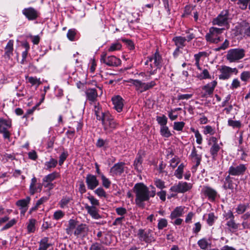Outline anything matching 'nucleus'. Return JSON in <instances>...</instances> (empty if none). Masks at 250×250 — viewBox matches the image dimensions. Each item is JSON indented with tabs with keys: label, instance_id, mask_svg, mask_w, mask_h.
<instances>
[{
	"label": "nucleus",
	"instance_id": "obj_1",
	"mask_svg": "<svg viewBox=\"0 0 250 250\" xmlns=\"http://www.w3.org/2000/svg\"><path fill=\"white\" fill-rule=\"evenodd\" d=\"M152 189L149 191L148 188L143 183L136 184L132 188L135 195V203L140 208H144L145 202L149 201L150 197H154L156 194L155 188L152 187Z\"/></svg>",
	"mask_w": 250,
	"mask_h": 250
},
{
	"label": "nucleus",
	"instance_id": "obj_2",
	"mask_svg": "<svg viewBox=\"0 0 250 250\" xmlns=\"http://www.w3.org/2000/svg\"><path fill=\"white\" fill-rule=\"evenodd\" d=\"M224 28H219L215 27H211L209 31L205 36V38L208 42L212 43H218L223 41L221 34L224 30Z\"/></svg>",
	"mask_w": 250,
	"mask_h": 250
},
{
	"label": "nucleus",
	"instance_id": "obj_3",
	"mask_svg": "<svg viewBox=\"0 0 250 250\" xmlns=\"http://www.w3.org/2000/svg\"><path fill=\"white\" fill-rule=\"evenodd\" d=\"M100 121L102 122L104 129L106 133L111 132L113 130L116 129L119 125L109 112L106 113L103 119Z\"/></svg>",
	"mask_w": 250,
	"mask_h": 250
},
{
	"label": "nucleus",
	"instance_id": "obj_4",
	"mask_svg": "<svg viewBox=\"0 0 250 250\" xmlns=\"http://www.w3.org/2000/svg\"><path fill=\"white\" fill-rule=\"evenodd\" d=\"M129 82L135 86L136 90L139 93H143L150 89L156 85L155 81L144 83L139 80L130 79Z\"/></svg>",
	"mask_w": 250,
	"mask_h": 250
},
{
	"label": "nucleus",
	"instance_id": "obj_5",
	"mask_svg": "<svg viewBox=\"0 0 250 250\" xmlns=\"http://www.w3.org/2000/svg\"><path fill=\"white\" fill-rule=\"evenodd\" d=\"M245 55V51L242 48L229 49L226 55V58L229 62H236L243 59Z\"/></svg>",
	"mask_w": 250,
	"mask_h": 250
},
{
	"label": "nucleus",
	"instance_id": "obj_6",
	"mask_svg": "<svg viewBox=\"0 0 250 250\" xmlns=\"http://www.w3.org/2000/svg\"><path fill=\"white\" fill-rule=\"evenodd\" d=\"M201 194L204 197L207 198L210 202H214L219 196L216 189L209 186H203L201 191Z\"/></svg>",
	"mask_w": 250,
	"mask_h": 250
},
{
	"label": "nucleus",
	"instance_id": "obj_7",
	"mask_svg": "<svg viewBox=\"0 0 250 250\" xmlns=\"http://www.w3.org/2000/svg\"><path fill=\"white\" fill-rule=\"evenodd\" d=\"M229 11L228 10H223L218 16L212 21L213 25L218 26H228L229 25Z\"/></svg>",
	"mask_w": 250,
	"mask_h": 250
},
{
	"label": "nucleus",
	"instance_id": "obj_8",
	"mask_svg": "<svg viewBox=\"0 0 250 250\" xmlns=\"http://www.w3.org/2000/svg\"><path fill=\"white\" fill-rule=\"evenodd\" d=\"M11 126V121L0 118V134H2L3 138L5 139H9L10 137L11 133L8 129Z\"/></svg>",
	"mask_w": 250,
	"mask_h": 250
},
{
	"label": "nucleus",
	"instance_id": "obj_9",
	"mask_svg": "<svg viewBox=\"0 0 250 250\" xmlns=\"http://www.w3.org/2000/svg\"><path fill=\"white\" fill-rule=\"evenodd\" d=\"M220 74L219 75V79L222 80H226L230 78L232 73L236 74L238 73V70L236 68H231L230 67L224 65L219 69Z\"/></svg>",
	"mask_w": 250,
	"mask_h": 250
},
{
	"label": "nucleus",
	"instance_id": "obj_10",
	"mask_svg": "<svg viewBox=\"0 0 250 250\" xmlns=\"http://www.w3.org/2000/svg\"><path fill=\"white\" fill-rule=\"evenodd\" d=\"M137 235L141 241H144L146 243H150L155 241V239L152 236V230L150 229L145 230L143 229H139Z\"/></svg>",
	"mask_w": 250,
	"mask_h": 250
},
{
	"label": "nucleus",
	"instance_id": "obj_11",
	"mask_svg": "<svg viewBox=\"0 0 250 250\" xmlns=\"http://www.w3.org/2000/svg\"><path fill=\"white\" fill-rule=\"evenodd\" d=\"M192 188V184L185 182H179L177 184L172 186L170 190L177 193H185Z\"/></svg>",
	"mask_w": 250,
	"mask_h": 250
},
{
	"label": "nucleus",
	"instance_id": "obj_12",
	"mask_svg": "<svg viewBox=\"0 0 250 250\" xmlns=\"http://www.w3.org/2000/svg\"><path fill=\"white\" fill-rule=\"evenodd\" d=\"M101 61L110 66H117L121 64V60L114 56L106 57V54L101 56Z\"/></svg>",
	"mask_w": 250,
	"mask_h": 250
},
{
	"label": "nucleus",
	"instance_id": "obj_13",
	"mask_svg": "<svg viewBox=\"0 0 250 250\" xmlns=\"http://www.w3.org/2000/svg\"><path fill=\"white\" fill-rule=\"evenodd\" d=\"M247 169V167L244 164L239 165H233L229 167L228 172L229 175L233 176H239L243 175Z\"/></svg>",
	"mask_w": 250,
	"mask_h": 250
},
{
	"label": "nucleus",
	"instance_id": "obj_14",
	"mask_svg": "<svg viewBox=\"0 0 250 250\" xmlns=\"http://www.w3.org/2000/svg\"><path fill=\"white\" fill-rule=\"evenodd\" d=\"M85 182L86 183L87 188L90 190L95 189L99 184V181L97 179L96 176L88 174L85 178Z\"/></svg>",
	"mask_w": 250,
	"mask_h": 250
},
{
	"label": "nucleus",
	"instance_id": "obj_15",
	"mask_svg": "<svg viewBox=\"0 0 250 250\" xmlns=\"http://www.w3.org/2000/svg\"><path fill=\"white\" fill-rule=\"evenodd\" d=\"M22 13L29 20H35L38 17L37 11L33 7H28L24 8L22 11Z\"/></svg>",
	"mask_w": 250,
	"mask_h": 250
},
{
	"label": "nucleus",
	"instance_id": "obj_16",
	"mask_svg": "<svg viewBox=\"0 0 250 250\" xmlns=\"http://www.w3.org/2000/svg\"><path fill=\"white\" fill-rule=\"evenodd\" d=\"M89 231L88 227L84 224L78 225L76 229L74 231V234L77 237L80 236H84L87 234Z\"/></svg>",
	"mask_w": 250,
	"mask_h": 250
},
{
	"label": "nucleus",
	"instance_id": "obj_17",
	"mask_svg": "<svg viewBox=\"0 0 250 250\" xmlns=\"http://www.w3.org/2000/svg\"><path fill=\"white\" fill-rule=\"evenodd\" d=\"M125 163L120 162L115 164L110 169V173L112 175H120L124 171Z\"/></svg>",
	"mask_w": 250,
	"mask_h": 250
},
{
	"label": "nucleus",
	"instance_id": "obj_18",
	"mask_svg": "<svg viewBox=\"0 0 250 250\" xmlns=\"http://www.w3.org/2000/svg\"><path fill=\"white\" fill-rule=\"evenodd\" d=\"M217 83L216 81H213L210 83L204 85L202 89L205 90V93L202 95V97L206 98L212 94L214 88L216 87Z\"/></svg>",
	"mask_w": 250,
	"mask_h": 250
},
{
	"label": "nucleus",
	"instance_id": "obj_19",
	"mask_svg": "<svg viewBox=\"0 0 250 250\" xmlns=\"http://www.w3.org/2000/svg\"><path fill=\"white\" fill-rule=\"evenodd\" d=\"M114 108L118 112L122 111L123 107V99L120 96H116L112 98Z\"/></svg>",
	"mask_w": 250,
	"mask_h": 250
},
{
	"label": "nucleus",
	"instance_id": "obj_20",
	"mask_svg": "<svg viewBox=\"0 0 250 250\" xmlns=\"http://www.w3.org/2000/svg\"><path fill=\"white\" fill-rule=\"evenodd\" d=\"M85 94L87 99L89 101L91 104L95 103L97 99L98 93L95 88H89L85 91Z\"/></svg>",
	"mask_w": 250,
	"mask_h": 250
},
{
	"label": "nucleus",
	"instance_id": "obj_21",
	"mask_svg": "<svg viewBox=\"0 0 250 250\" xmlns=\"http://www.w3.org/2000/svg\"><path fill=\"white\" fill-rule=\"evenodd\" d=\"M190 156L193 159V161L196 162V165L192 167V172H194L196 170L197 167L200 164L201 155L197 153V151L195 147L194 146L192 150Z\"/></svg>",
	"mask_w": 250,
	"mask_h": 250
},
{
	"label": "nucleus",
	"instance_id": "obj_22",
	"mask_svg": "<svg viewBox=\"0 0 250 250\" xmlns=\"http://www.w3.org/2000/svg\"><path fill=\"white\" fill-rule=\"evenodd\" d=\"M95 115L96 116V119L100 121L104 116V115L108 113V111H103L102 106H100L99 103H94V109Z\"/></svg>",
	"mask_w": 250,
	"mask_h": 250
},
{
	"label": "nucleus",
	"instance_id": "obj_23",
	"mask_svg": "<svg viewBox=\"0 0 250 250\" xmlns=\"http://www.w3.org/2000/svg\"><path fill=\"white\" fill-rule=\"evenodd\" d=\"M30 200L31 198L29 196H27L25 198L19 200L16 202V205L22 209V213L24 214L27 210V207Z\"/></svg>",
	"mask_w": 250,
	"mask_h": 250
},
{
	"label": "nucleus",
	"instance_id": "obj_24",
	"mask_svg": "<svg viewBox=\"0 0 250 250\" xmlns=\"http://www.w3.org/2000/svg\"><path fill=\"white\" fill-rule=\"evenodd\" d=\"M14 50V41L12 40H10L8 41L6 46L4 48V57L6 58L10 59L12 56L13 55Z\"/></svg>",
	"mask_w": 250,
	"mask_h": 250
},
{
	"label": "nucleus",
	"instance_id": "obj_25",
	"mask_svg": "<svg viewBox=\"0 0 250 250\" xmlns=\"http://www.w3.org/2000/svg\"><path fill=\"white\" fill-rule=\"evenodd\" d=\"M150 62L153 61V63L158 68L160 69L162 66V59L158 51H156L151 57H149Z\"/></svg>",
	"mask_w": 250,
	"mask_h": 250
},
{
	"label": "nucleus",
	"instance_id": "obj_26",
	"mask_svg": "<svg viewBox=\"0 0 250 250\" xmlns=\"http://www.w3.org/2000/svg\"><path fill=\"white\" fill-rule=\"evenodd\" d=\"M185 208V207L183 206L176 207L170 215V219L172 220L182 216L184 213V210Z\"/></svg>",
	"mask_w": 250,
	"mask_h": 250
},
{
	"label": "nucleus",
	"instance_id": "obj_27",
	"mask_svg": "<svg viewBox=\"0 0 250 250\" xmlns=\"http://www.w3.org/2000/svg\"><path fill=\"white\" fill-rule=\"evenodd\" d=\"M143 155L144 154L143 153L138 152L134 161L133 166L135 169L137 171H141L142 170Z\"/></svg>",
	"mask_w": 250,
	"mask_h": 250
},
{
	"label": "nucleus",
	"instance_id": "obj_28",
	"mask_svg": "<svg viewBox=\"0 0 250 250\" xmlns=\"http://www.w3.org/2000/svg\"><path fill=\"white\" fill-rule=\"evenodd\" d=\"M172 41L174 42L176 47L182 49L186 46L187 39L185 37L182 36H176L173 38Z\"/></svg>",
	"mask_w": 250,
	"mask_h": 250
},
{
	"label": "nucleus",
	"instance_id": "obj_29",
	"mask_svg": "<svg viewBox=\"0 0 250 250\" xmlns=\"http://www.w3.org/2000/svg\"><path fill=\"white\" fill-rule=\"evenodd\" d=\"M78 221L74 219H70L68 221V226L66 229V232L68 235H71L73 233L74 234L73 230L78 226Z\"/></svg>",
	"mask_w": 250,
	"mask_h": 250
},
{
	"label": "nucleus",
	"instance_id": "obj_30",
	"mask_svg": "<svg viewBox=\"0 0 250 250\" xmlns=\"http://www.w3.org/2000/svg\"><path fill=\"white\" fill-rule=\"evenodd\" d=\"M237 185L233 183L232 178L230 176L229 174L225 178L223 185L224 188L233 189Z\"/></svg>",
	"mask_w": 250,
	"mask_h": 250
},
{
	"label": "nucleus",
	"instance_id": "obj_31",
	"mask_svg": "<svg viewBox=\"0 0 250 250\" xmlns=\"http://www.w3.org/2000/svg\"><path fill=\"white\" fill-rule=\"evenodd\" d=\"M39 243V247L37 250H47L49 247L52 246V244L49 243V238L47 237L42 238Z\"/></svg>",
	"mask_w": 250,
	"mask_h": 250
},
{
	"label": "nucleus",
	"instance_id": "obj_32",
	"mask_svg": "<svg viewBox=\"0 0 250 250\" xmlns=\"http://www.w3.org/2000/svg\"><path fill=\"white\" fill-rule=\"evenodd\" d=\"M85 208L92 218L96 219L101 218V216L98 213V210L95 207L87 206L85 207Z\"/></svg>",
	"mask_w": 250,
	"mask_h": 250
},
{
	"label": "nucleus",
	"instance_id": "obj_33",
	"mask_svg": "<svg viewBox=\"0 0 250 250\" xmlns=\"http://www.w3.org/2000/svg\"><path fill=\"white\" fill-rule=\"evenodd\" d=\"M78 32L74 28L70 29L68 30L67 33V37L70 41H75L78 38Z\"/></svg>",
	"mask_w": 250,
	"mask_h": 250
},
{
	"label": "nucleus",
	"instance_id": "obj_34",
	"mask_svg": "<svg viewBox=\"0 0 250 250\" xmlns=\"http://www.w3.org/2000/svg\"><path fill=\"white\" fill-rule=\"evenodd\" d=\"M37 180L35 177L32 178L31 183L29 186V193L31 195H34L36 192H38L37 187Z\"/></svg>",
	"mask_w": 250,
	"mask_h": 250
},
{
	"label": "nucleus",
	"instance_id": "obj_35",
	"mask_svg": "<svg viewBox=\"0 0 250 250\" xmlns=\"http://www.w3.org/2000/svg\"><path fill=\"white\" fill-rule=\"evenodd\" d=\"M36 222V220L34 219H30L29 220L27 226V229L28 233H32L35 231Z\"/></svg>",
	"mask_w": 250,
	"mask_h": 250
},
{
	"label": "nucleus",
	"instance_id": "obj_36",
	"mask_svg": "<svg viewBox=\"0 0 250 250\" xmlns=\"http://www.w3.org/2000/svg\"><path fill=\"white\" fill-rule=\"evenodd\" d=\"M226 225L229 227V230L232 231L237 230L239 227V224L235 222L234 219L229 220Z\"/></svg>",
	"mask_w": 250,
	"mask_h": 250
},
{
	"label": "nucleus",
	"instance_id": "obj_37",
	"mask_svg": "<svg viewBox=\"0 0 250 250\" xmlns=\"http://www.w3.org/2000/svg\"><path fill=\"white\" fill-rule=\"evenodd\" d=\"M59 174L56 172H53L46 176L43 179V182H51L55 180L58 176Z\"/></svg>",
	"mask_w": 250,
	"mask_h": 250
},
{
	"label": "nucleus",
	"instance_id": "obj_38",
	"mask_svg": "<svg viewBox=\"0 0 250 250\" xmlns=\"http://www.w3.org/2000/svg\"><path fill=\"white\" fill-rule=\"evenodd\" d=\"M185 165L183 163L181 164L175 170L174 175L179 179H181L183 177V173Z\"/></svg>",
	"mask_w": 250,
	"mask_h": 250
},
{
	"label": "nucleus",
	"instance_id": "obj_39",
	"mask_svg": "<svg viewBox=\"0 0 250 250\" xmlns=\"http://www.w3.org/2000/svg\"><path fill=\"white\" fill-rule=\"evenodd\" d=\"M89 250H108V249L102 244L98 242H94L91 245Z\"/></svg>",
	"mask_w": 250,
	"mask_h": 250
},
{
	"label": "nucleus",
	"instance_id": "obj_40",
	"mask_svg": "<svg viewBox=\"0 0 250 250\" xmlns=\"http://www.w3.org/2000/svg\"><path fill=\"white\" fill-rule=\"evenodd\" d=\"M217 219V216L213 212H210L208 215L207 223L209 226H212Z\"/></svg>",
	"mask_w": 250,
	"mask_h": 250
},
{
	"label": "nucleus",
	"instance_id": "obj_41",
	"mask_svg": "<svg viewBox=\"0 0 250 250\" xmlns=\"http://www.w3.org/2000/svg\"><path fill=\"white\" fill-rule=\"evenodd\" d=\"M57 163L58 161L57 160L51 158L49 161L45 163L44 165L46 167V168L49 169L55 167L57 166Z\"/></svg>",
	"mask_w": 250,
	"mask_h": 250
},
{
	"label": "nucleus",
	"instance_id": "obj_42",
	"mask_svg": "<svg viewBox=\"0 0 250 250\" xmlns=\"http://www.w3.org/2000/svg\"><path fill=\"white\" fill-rule=\"evenodd\" d=\"M160 133L163 137L166 138H168L171 135V134L167 125L161 127Z\"/></svg>",
	"mask_w": 250,
	"mask_h": 250
},
{
	"label": "nucleus",
	"instance_id": "obj_43",
	"mask_svg": "<svg viewBox=\"0 0 250 250\" xmlns=\"http://www.w3.org/2000/svg\"><path fill=\"white\" fill-rule=\"evenodd\" d=\"M71 200V198L69 197H63L59 202L60 207L62 208H63L67 207V205L69 203Z\"/></svg>",
	"mask_w": 250,
	"mask_h": 250
},
{
	"label": "nucleus",
	"instance_id": "obj_44",
	"mask_svg": "<svg viewBox=\"0 0 250 250\" xmlns=\"http://www.w3.org/2000/svg\"><path fill=\"white\" fill-rule=\"evenodd\" d=\"M220 149V147L218 144H213L210 147V152L213 158L217 156Z\"/></svg>",
	"mask_w": 250,
	"mask_h": 250
},
{
	"label": "nucleus",
	"instance_id": "obj_45",
	"mask_svg": "<svg viewBox=\"0 0 250 250\" xmlns=\"http://www.w3.org/2000/svg\"><path fill=\"white\" fill-rule=\"evenodd\" d=\"M26 79L32 85L37 84V86H39L40 84L42 83L40 81V79H38L36 77L26 76Z\"/></svg>",
	"mask_w": 250,
	"mask_h": 250
},
{
	"label": "nucleus",
	"instance_id": "obj_46",
	"mask_svg": "<svg viewBox=\"0 0 250 250\" xmlns=\"http://www.w3.org/2000/svg\"><path fill=\"white\" fill-rule=\"evenodd\" d=\"M156 121L161 127L167 125V119L165 115H163L162 116H157Z\"/></svg>",
	"mask_w": 250,
	"mask_h": 250
},
{
	"label": "nucleus",
	"instance_id": "obj_47",
	"mask_svg": "<svg viewBox=\"0 0 250 250\" xmlns=\"http://www.w3.org/2000/svg\"><path fill=\"white\" fill-rule=\"evenodd\" d=\"M197 244L199 247L202 249L205 250L208 248V243L206 238H203L199 240Z\"/></svg>",
	"mask_w": 250,
	"mask_h": 250
},
{
	"label": "nucleus",
	"instance_id": "obj_48",
	"mask_svg": "<svg viewBox=\"0 0 250 250\" xmlns=\"http://www.w3.org/2000/svg\"><path fill=\"white\" fill-rule=\"evenodd\" d=\"M248 205L241 204L238 205L236 208V212L238 214L243 213L247 209Z\"/></svg>",
	"mask_w": 250,
	"mask_h": 250
},
{
	"label": "nucleus",
	"instance_id": "obj_49",
	"mask_svg": "<svg viewBox=\"0 0 250 250\" xmlns=\"http://www.w3.org/2000/svg\"><path fill=\"white\" fill-rule=\"evenodd\" d=\"M17 220L15 218L12 219L10 221H9L7 224H5L4 226H3L1 229V230H6L12 227H13L14 225H15L17 223Z\"/></svg>",
	"mask_w": 250,
	"mask_h": 250
},
{
	"label": "nucleus",
	"instance_id": "obj_50",
	"mask_svg": "<svg viewBox=\"0 0 250 250\" xmlns=\"http://www.w3.org/2000/svg\"><path fill=\"white\" fill-rule=\"evenodd\" d=\"M180 162V160L177 156H175L174 158L171 159L169 162L170 167L173 169L175 168Z\"/></svg>",
	"mask_w": 250,
	"mask_h": 250
},
{
	"label": "nucleus",
	"instance_id": "obj_51",
	"mask_svg": "<svg viewBox=\"0 0 250 250\" xmlns=\"http://www.w3.org/2000/svg\"><path fill=\"white\" fill-rule=\"evenodd\" d=\"M229 45V42L228 40H225L224 42L218 47L214 49L215 51H219L221 50H225L228 48Z\"/></svg>",
	"mask_w": 250,
	"mask_h": 250
},
{
	"label": "nucleus",
	"instance_id": "obj_52",
	"mask_svg": "<svg viewBox=\"0 0 250 250\" xmlns=\"http://www.w3.org/2000/svg\"><path fill=\"white\" fill-rule=\"evenodd\" d=\"M167 226V221L165 218L160 219L158 223V228L159 229H162Z\"/></svg>",
	"mask_w": 250,
	"mask_h": 250
},
{
	"label": "nucleus",
	"instance_id": "obj_53",
	"mask_svg": "<svg viewBox=\"0 0 250 250\" xmlns=\"http://www.w3.org/2000/svg\"><path fill=\"white\" fill-rule=\"evenodd\" d=\"M185 123L183 122H176L174 123L173 128L177 131L182 130L185 125Z\"/></svg>",
	"mask_w": 250,
	"mask_h": 250
},
{
	"label": "nucleus",
	"instance_id": "obj_54",
	"mask_svg": "<svg viewBox=\"0 0 250 250\" xmlns=\"http://www.w3.org/2000/svg\"><path fill=\"white\" fill-rule=\"evenodd\" d=\"M122 45L120 43H115L112 44L108 49L109 52H113L119 50L121 49Z\"/></svg>",
	"mask_w": 250,
	"mask_h": 250
},
{
	"label": "nucleus",
	"instance_id": "obj_55",
	"mask_svg": "<svg viewBox=\"0 0 250 250\" xmlns=\"http://www.w3.org/2000/svg\"><path fill=\"white\" fill-rule=\"evenodd\" d=\"M215 133L214 128L210 125H207L204 127V133L205 135L210 134L213 135Z\"/></svg>",
	"mask_w": 250,
	"mask_h": 250
},
{
	"label": "nucleus",
	"instance_id": "obj_56",
	"mask_svg": "<svg viewBox=\"0 0 250 250\" xmlns=\"http://www.w3.org/2000/svg\"><path fill=\"white\" fill-rule=\"evenodd\" d=\"M102 184L104 187L108 188L111 185V182L104 174H101Z\"/></svg>",
	"mask_w": 250,
	"mask_h": 250
},
{
	"label": "nucleus",
	"instance_id": "obj_57",
	"mask_svg": "<svg viewBox=\"0 0 250 250\" xmlns=\"http://www.w3.org/2000/svg\"><path fill=\"white\" fill-rule=\"evenodd\" d=\"M68 155V152L66 151H64L62 153L59 157V164L60 166H62L63 164L64 161L66 160Z\"/></svg>",
	"mask_w": 250,
	"mask_h": 250
},
{
	"label": "nucleus",
	"instance_id": "obj_58",
	"mask_svg": "<svg viewBox=\"0 0 250 250\" xmlns=\"http://www.w3.org/2000/svg\"><path fill=\"white\" fill-rule=\"evenodd\" d=\"M250 78V72L249 71H244L240 75V79L242 81L247 82Z\"/></svg>",
	"mask_w": 250,
	"mask_h": 250
},
{
	"label": "nucleus",
	"instance_id": "obj_59",
	"mask_svg": "<svg viewBox=\"0 0 250 250\" xmlns=\"http://www.w3.org/2000/svg\"><path fill=\"white\" fill-rule=\"evenodd\" d=\"M154 184L158 188L161 189L165 188V182L159 179L155 180Z\"/></svg>",
	"mask_w": 250,
	"mask_h": 250
},
{
	"label": "nucleus",
	"instance_id": "obj_60",
	"mask_svg": "<svg viewBox=\"0 0 250 250\" xmlns=\"http://www.w3.org/2000/svg\"><path fill=\"white\" fill-rule=\"evenodd\" d=\"M228 125L233 127H239L241 125V123L239 121L229 119L228 120Z\"/></svg>",
	"mask_w": 250,
	"mask_h": 250
},
{
	"label": "nucleus",
	"instance_id": "obj_61",
	"mask_svg": "<svg viewBox=\"0 0 250 250\" xmlns=\"http://www.w3.org/2000/svg\"><path fill=\"white\" fill-rule=\"evenodd\" d=\"M64 215V213L62 210H57L54 213L53 217L55 220H59Z\"/></svg>",
	"mask_w": 250,
	"mask_h": 250
},
{
	"label": "nucleus",
	"instance_id": "obj_62",
	"mask_svg": "<svg viewBox=\"0 0 250 250\" xmlns=\"http://www.w3.org/2000/svg\"><path fill=\"white\" fill-rule=\"evenodd\" d=\"M94 192L99 197H106V192L102 188H98Z\"/></svg>",
	"mask_w": 250,
	"mask_h": 250
},
{
	"label": "nucleus",
	"instance_id": "obj_63",
	"mask_svg": "<svg viewBox=\"0 0 250 250\" xmlns=\"http://www.w3.org/2000/svg\"><path fill=\"white\" fill-rule=\"evenodd\" d=\"M202 225L201 223L198 222L195 223L194 227L192 229V232L194 233L197 234L201 229Z\"/></svg>",
	"mask_w": 250,
	"mask_h": 250
},
{
	"label": "nucleus",
	"instance_id": "obj_64",
	"mask_svg": "<svg viewBox=\"0 0 250 250\" xmlns=\"http://www.w3.org/2000/svg\"><path fill=\"white\" fill-rule=\"evenodd\" d=\"M87 199L90 202L91 204L93 206H99V201L94 198L93 196H89L87 197Z\"/></svg>",
	"mask_w": 250,
	"mask_h": 250
}]
</instances>
